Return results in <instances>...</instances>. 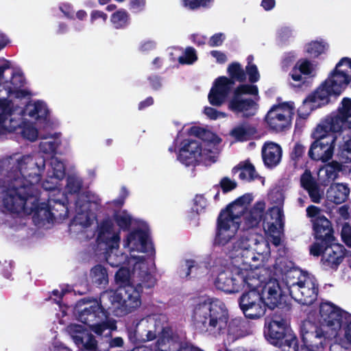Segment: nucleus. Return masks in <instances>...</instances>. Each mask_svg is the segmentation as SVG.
<instances>
[{
	"mask_svg": "<svg viewBox=\"0 0 351 351\" xmlns=\"http://www.w3.org/2000/svg\"><path fill=\"white\" fill-rule=\"evenodd\" d=\"M45 159L38 154H14L1 161L8 175L0 180V210L6 213L3 223L18 229L25 223V217L34 213L39 223L67 216V208L59 200L50 199L48 203L38 204L35 184L40 181Z\"/></svg>",
	"mask_w": 351,
	"mask_h": 351,
	"instance_id": "1",
	"label": "nucleus"
},
{
	"mask_svg": "<svg viewBox=\"0 0 351 351\" xmlns=\"http://www.w3.org/2000/svg\"><path fill=\"white\" fill-rule=\"evenodd\" d=\"M229 254L234 265L233 269L219 271L215 285L228 293L244 291L239 299L241 311L248 318L258 319L266 309L259 289L265 281L263 267L271 257L269 243L261 237L241 240Z\"/></svg>",
	"mask_w": 351,
	"mask_h": 351,
	"instance_id": "2",
	"label": "nucleus"
},
{
	"mask_svg": "<svg viewBox=\"0 0 351 351\" xmlns=\"http://www.w3.org/2000/svg\"><path fill=\"white\" fill-rule=\"evenodd\" d=\"M141 283L120 287L117 291H109L101 294L99 302L97 300L80 301L75 306V313L77 319L86 324L97 335H101L106 329L116 328L114 322H105L107 317L105 308H121L130 313L141 305Z\"/></svg>",
	"mask_w": 351,
	"mask_h": 351,
	"instance_id": "3",
	"label": "nucleus"
},
{
	"mask_svg": "<svg viewBox=\"0 0 351 351\" xmlns=\"http://www.w3.org/2000/svg\"><path fill=\"white\" fill-rule=\"evenodd\" d=\"M179 143L178 160L184 165L206 166L217 162L220 152L221 138L209 130L197 126L184 128L176 138Z\"/></svg>",
	"mask_w": 351,
	"mask_h": 351,
	"instance_id": "4",
	"label": "nucleus"
},
{
	"mask_svg": "<svg viewBox=\"0 0 351 351\" xmlns=\"http://www.w3.org/2000/svg\"><path fill=\"white\" fill-rule=\"evenodd\" d=\"M318 326L304 322V339L307 345L322 348L328 340L339 336L341 328L346 341L351 344V314L330 302L322 303L317 317Z\"/></svg>",
	"mask_w": 351,
	"mask_h": 351,
	"instance_id": "5",
	"label": "nucleus"
},
{
	"mask_svg": "<svg viewBox=\"0 0 351 351\" xmlns=\"http://www.w3.org/2000/svg\"><path fill=\"white\" fill-rule=\"evenodd\" d=\"M351 128V99L345 97L338 108L337 113L326 119L313 132L315 141L308 151L309 156L315 160L326 162L334 153L336 136L334 133Z\"/></svg>",
	"mask_w": 351,
	"mask_h": 351,
	"instance_id": "6",
	"label": "nucleus"
},
{
	"mask_svg": "<svg viewBox=\"0 0 351 351\" xmlns=\"http://www.w3.org/2000/svg\"><path fill=\"white\" fill-rule=\"evenodd\" d=\"M163 318L162 315H153L141 319L134 327L128 329L129 340L138 344L157 339L153 345L155 351L179 350L183 346L171 328H163Z\"/></svg>",
	"mask_w": 351,
	"mask_h": 351,
	"instance_id": "7",
	"label": "nucleus"
},
{
	"mask_svg": "<svg viewBox=\"0 0 351 351\" xmlns=\"http://www.w3.org/2000/svg\"><path fill=\"white\" fill-rule=\"evenodd\" d=\"M195 327L212 335L223 333L227 328L228 313L225 304L216 298H202L193 311Z\"/></svg>",
	"mask_w": 351,
	"mask_h": 351,
	"instance_id": "8",
	"label": "nucleus"
},
{
	"mask_svg": "<svg viewBox=\"0 0 351 351\" xmlns=\"http://www.w3.org/2000/svg\"><path fill=\"white\" fill-rule=\"evenodd\" d=\"M282 281L291 298L298 303L310 305L316 300L317 281L308 273L293 267L285 272Z\"/></svg>",
	"mask_w": 351,
	"mask_h": 351,
	"instance_id": "9",
	"label": "nucleus"
},
{
	"mask_svg": "<svg viewBox=\"0 0 351 351\" xmlns=\"http://www.w3.org/2000/svg\"><path fill=\"white\" fill-rule=\"evenodd\" d=\"M123 247L130 252L129 263L136 261L140 269H143L144 274L147 275V265L143 256H136L135 252H148L153 250L152 243L148 238L147 232L143 230H136L131 232L123 240Z\"/></svg>",
	"mask_w": 351,
	"mask_h": 351,
	"instance_id": "10",
	"label": "nucleus"
},
{
	"mask_svg": "<svg viewBox=\"0 0 351 351\" xmlns=\"http://www.w3.org/2000/svg\"><path fill=\"white\" fill-rule=\"evenodd\" d=\"M240 222L228 219L226 217L219 215L217 223V233L215 237V243L222 246H226V252L230 256L229 252L236 243L243 239H251L252 238L261 237L263 241H266L261 234H245L233 242H231L236 235Z\"/></svg>",
	"mask_w": 351,
	"mask_h": 351,
	"instance_id": "11",
	"label": "nucleus"
},
{
	"mask_svg": "<svg viewBox=\"0 0 351 351\" xmlns=\"http://www.w3.org/2000/svg\"><path fill=\"white\" fill-rule=\"evenodd\" d=\"M22 108L10 99H0V138L16 132L23 123Z\"/></svg>",
	"mask_w": 351,
	"mask_h": 351,
	"instance_id": "12",
	"label": "nucleus"
},
{
	"mask_svg": "<svg viewBox=\"0 0 351 351\" xmlns=\"http://www.w3.org/2000/svg\"><path fill=\"white\" fill-rule=\"evenodd\" d=\"M25 79L19 71H10V63L5 61L0 65V91L5 89L9 95H13L16 99L29 96V93L23 86Z\"/></svg>",
	"mask_w": 351,
	"mask_h": 351,
	"instance_id": "13",
	"label": "nucleus"
},
{
	"mask_svg": "<svg viewBox=\"0 0 351 351\" xmlns=\"http://www.w3.org/2000/svg\"><path fill=\"white\" fill-rule=\"evenodd\" d=\"M258 88L256 85L243 84L238 86L234 91L229 101L228 108L236 113H243L245 116L254 114L256 103L246 95H258Z\"/></svg>",
	"mask_w": 351,
	"mask_h": 351,
	"instance_id": "14",
	"label": "nucleus"
},
{
	"mask_svg": "<svg viewBox=\"0 0 351 351\" xmlns=\"http://www.w3.org/2000/svg\"><path fill=\"white\" fill-rule=\"evenodd\" d=\"M294 109L295 106L292 101L273 106L266 116V121L269 128L276 132H282L289 128Z\"/></svg>",
	"mask_w": 351,
	"mask_h": 351,
	"instance_id": "15",
	"label": "nucleus"
},
{
	"mask_svg": "<svg viewBox=\"0 0 351 351\" xmlns=\"http://www.w3.org/2000/svg\"><path fill=\"white\" fill-rule=\"evenodd\" d=\"M306 215L313 223L315 237L321 244H328L335 240L330 221L317 206L311 205L306 208Z\"/></svg>",
	"mask_w": 351,
	"mask_h": 351,
	"instance_id": "16",
	"label": "nucleus"
},
{
	"mask_svg": "<svg viewBox=\"0 0 351 351\" xmlns=\"http://www.w3.org/2000/svg\"><path fill=\"white\" fill-rule=\"evenodd\" d=\"M97 202L93 195L89 193L80 194L75 203L76 215L74 219L75 225L87 228L96 219L95 210Z\"/></svg>",
	"mask_w": 351,
	"mask_h": 351,
	"instance_id": "17",
	"label": "nucleus"
},
{
	"mask_svg": "<svg viewBox=\"0 0 351 351\" xmlns=\"http://www.w3.org/2000/svg\"><path fill=\"white\" fill-rule=\"evenodd\" d=\"M310 252L315 256L322 254L323 265L330 268L336 267L341 263L343 257V247L334 242L328 244L315 242L311 246Z\"/></svg>",
	"mask_w": 351,
	"mask_h": 351,
	"instance_id": "18",
	"label": "nucleus"
},
{
	"mask_svg": "<svg viewBox=\"0 0 351 351\" xmlns=\"http://www.w3.org/2000/svg\"><path fill=\"white\" fill-rule=\"evenodd\" d=\"M128 265L133 267L132 273L125 267H122L115 274L116 282L121 287L136 285L138 283H143L145 287H151L154 284L155 281L148 271H147V276L144 274L143 270L139 269L136 261H133L132 264Z\"/></svg>",
	"mask_w": 351,
	"mask_h": 351,
	"instance_id": "19",
	"label": "nucleus"
},
{
	"mask_svg": "<svg viewBox=\"0 0 351 351\" xmlns=\"http://www.w3.org/2000/svg\"><path fill=\"white\" fill-rule=\"evenodd\" d=\"M332 95H335V93L324 82L304 100L302 105L298 109L299 116L306 118L313 110L328 104Z\"/></svg>",
	"mask_w": 351,
	"mask_h": 351,
	"instance_id": "20",
	"label": "nucleus"
},
{
	"mask_svg": "<svg viewBox=\"0 0 351 351\" xmlns=\"http://www.w3.org/2000/svg\"><path fill=\"white\" fill-rule=\"evenodd\" d=\"M121 232L112 220L101 221L97 229V243L100 247H119Z\"/></svg>",
	"mask_w": 351,
	"mask_h": 351,
	"instance_id": "21",
	"label": "nucleus"
},
{
	"mask_svg": "<svg viewBox=\"0 0 351 351\" xmlns=\"http://www.w3.org/2000/svg\"><path fill=\"white\" fill-rule=\"evenodd\" d=\"M22 114L23 117H28L37 126L41 127L49 121L50 110L45 101L34 100L22 108Z\"/></svg>",
	"mask_w": 351,
	"mask_h": 351,
	"instance_id": "22",
	"label": "nucleus"
},
{
	"mask_svg": "<svg viewBox=\"0 0 351 351\" xmlns=\"http://www.w3.org/2000/svg\"><path fill=\"white\" fill-rule=\"evenodd\" d=\"M265 308H274L280 304L285 293L281 289L279 283L275 280H270L260 291Z\"/></svg>",
	"mask_w": 351,
	"mask_h": 351,
	"instance_id": "23",
	"label": "nucleus"
},
{
	"mask_svg": "<svg viewBox=\"0 0 351 351\" xmlns=\"http://www.w3.org/2000/svg\"><path fill=\"white\" fill-rule=\"evenodd\" d=\"M290 334L287 323L283 319L271 320L265 330V337L274 346H281L283 339Z\"/></svg>",
	"mask_w": 351,
	"mask_h": 351,
	"instance_id": "24",
	"label": "nucleus"
},
{
	"mask_svg": "<svg viewBox=\"0 0 351 351\" xmlns=\"http://www.w3.org/2000/svg\"><path fill=\"white\" fill-rule=\"evenodd\" d=\"M233 84L232 80L226 77L217 78L208 94L210 104L219 106L223 104Z\"/></svg>",
	"mask_w": 351,
	"mask_h": 351,
	"instance_id": "25",
	"label": "nucleus"
},
{
	"mask_svg": "<svg viewBox=\"0 0 351 351\" xmlns=\"http://www.w3.org/2000/svg\"><path fill=\"white\" fill-rule=\"evenodd\" d=\"M65 176V167L64 163L58 158H52L50 162V167L47 171V177L43 182V187L45 190L56 189L59 182L64 178Z\"/></svg>",
	"mask_w": 351,
	"mask_h": 351,
	"instance_id": "26",
	"label": "nucleus"
},
{
	"mask_svg": "<svg viewBox=\"0 0 351 351\" xmlns=\"http://www.w3.org/2000/svg\"><path fill=\"white\" fill-rule=\"evenodd\" d=\"M253 199L254 197L252 194L246 193L230 204L226 210L220 213V215L225 216L228 219L240 222V217L244 216L247 206L252 202Z\"/></svg>",
	"mask_w": 351,
	"mask_h": 351,
	"instance_id": "27",
	"label": "nucleus"
},
{
	"mask_svg": "<svg viewBox=\"0 0 351 351\" xmlns=\"http://www.w3.org/2000/svg\"><path fill=\"white\" fill-rule=\"evenodd\" d=\"M67 330L79 347L82 346L88 350H93L96 347L95 339L85 326L74 324L69 325Z\"/></svg>",
	"mask_w": 351,
	"mask_h": 351,
	"instance_id": "28",
	"label": "nucleus"
},
{
	"mask_svg": "<svg viewBox=\"0 0 351 351\" xmlns=\"http://www.w3.org/2000/svg\"><path fill=\"white\" fill-rule=\"evenodd\" d=\"M266 203L263 200L256 202L243 216V228L252 229L257 228L262 221H264Z\"/></svg>",
	"mask_w": 351,
	"mask_h": 351,
	"instance_id": "29",
	"label": "nucleus"
},
{
	"mask_svg": "<svg viewBox=\"0 0 351 351\" xmlns=\"http://www.w3.org/2000/svg\"><path fill=\"white\" fill-rule=\"evenodd\" d=\"M262 156L266 166L276 167L281 160L282 148L276 143L267 142L262 147Z\"/></svg>",
	"mask_w": 351,
	"mask_h": 351,
	"instance_id": "30",
	"label": "nucleus"
},
{
	"mask_svg": "<svg viewBox=\"0 0 351 351\" xmlns=\"http://www.w3.org/2000/svg\"><path fill=\"white\" fill-rule=\"evenodd\" d=\"M325 82L335 93V95H339L351 82V76L343 75L335 69Z\"/></svg>",
	"mask_w": 351,
	"mask_h": 351,
	"instance_id": "31",
	"label": "nucleus"
},
{
	"mask_svg": "<svg viewBox=\"0 0 351 351\" xmlns=\"http://www.w3.org/2000/svg\"><path fill=\"white\" fill-rule=\"evenodd\" d=\"M350 189L343 183H334L326 191L327 199L336 204L345 202L350 195Z\"/></svg>",
	"mask_w": 351,
	"mask_h": 351,
	"instance_id": "32",
	"label": "nucleus"
},
{
	"mask_svg": "<svg viewBox=\"0 0 351 351\" xmlns=\"http://www.w3.org/2000/svg\"><path fill=\"white\" fill-rule=\"evenodd\" d=\"M106 250V260L112 267H119L121 264L130 265L129 263L130 256L121 253L119 247L112 249L111 247H104Z\"/></svg>",
	"mask_w": 351,
	"mask_h": 351,
	"instance_id": "33",
	"label": "nucleus"
},
{
	"mask_svg": "<svg viewBox=\"0 0 351 351\" xmlns=\"http://www.w3.org/2000/svg\"><path fill=\"white\" fill-rule=\"evenodd\" d=\"M239 173V178L244 181L250 182L258 177L254 167L249 161L240 162L232 169V173L236 174Z\"/></svg>",
	"mask_w": 351,
	"mask_h": 351,
	"instance_id": "34",
	"label": "nucleus"
},
{
	"mask_svg": "<svg viewBox=\"0 0 351 351\" xmlns=\"http://www.w3.org/2000/svg\"><path fill=\"white\" fill-rule=\"evenodd\" d=\"M33 121L28 120L27 118H23L22 125L19 127L21 136L29 141H35L38 137V130Z\"/></svg>",
	"mask_w": 351,
	"mask_h": 351,
	"instance_id": "35",
	"label": "nucleus"
},
{
	"mask_svg": "<svg viewBox=\"0 0 351 351\" xmlns=\"http://www.w3.org/2000/svg\"><path fill=\"white\" fill-rule=\"evenodd\" d=\"M115 226L121 231L125 230L131 226L133 219L132 216L126 210H119L116 212L112 218Z\"/></svg>",
	"mask_w": 351,
	"mask_h": 351,
	"instance_id": "36",
	"label": "nucleus"
},
{
	"mask_svg": "<svg viewBox=\"0 0 351 351\" xmlns=\"http://www.w3.org/2000/svg\"><path fill=\"white\" fill-rule=\"evenodd\" d=\"M328 49V44L324 40H313L307 43L305 46L306 52L313 58H317L325 53Z\"/></svg>",
	"mask_w": 351,
	"mask_h": 351,
	"instance_id": "37",
	"label": "nucleus"
},
{
	"mask_svg": "<svg viewBox=\"0 0 351 351\" xmlns=\"http://www.w3.org/2000/svg\"><path fill=\"white\" fill-rule=\"evenodd\" d=\"M61 144L58 136L47 138L40 143V149L45 154H51L56 152Z\"/></svg>",
	"mask_w": 351,
	"mask_h": 351,
	"instance_id": "38",
	"label": "nucleus"
},
{
	"mask_svg": "<svg viewBox=\"0 0 351 351\" xmlns=\"http://www.w3.org/2000/svg\"><path fill=\"white\" fill-rule=\"evenodd\" d=\"M90 277L93 282L97 285H106L108 282L106 269L100 265H96L91 269Z\"/></svg>",
	"mask_w": 351,
	"mask_h": 351,
	"instance_id": "39",
	"label": "nucleus"
},
{
	"mask_svg": "<svg viewBox=\"0 0 351 351\" xmlns=\"http://www.w3.org/2000/svg\"><path fill=\"white\" fill-rule=\"evenodd\" d=\"M267 214L269 215L271 217V219L272 220H274L273 222L268 221L269 223H274V226H276V227H278L279 228H282V226H283L282 219H283V217H284L282 207L279 206H272L271 208H270L268 210ZM267 222V221H266V219H265L263 224Z\"/></svg>",
	"mask_w": 351,
	"mask_h": 351,
	"instance_id": "40",
	"label": "nucleus"
},
{
	"mask_svg": "<svg viewBox=\"0 0 351 351\" xmlns=\"http://www.w3.org/2000/svg\"><path fill=\"white\" fill-rule=\"evenodd\" d=\"M110 21L114 27L121 28L128 24L129 15L125 10H118L112 15Z\"/></svg>",
	"mask_w": 351,
	"mask_h": 351,
	"instance_id": "41",
	"label": "nucleus"
},
{
	"mask_svg": "<svg viewBox=\"0 0 351 351\" xmlns=\"http://www.w3.org/2000/svg\"><path fill=\"white\" fill-rule=\"evenodd\" d=\"M230 134L237 141H246L251 134L250 128L247 125H241L234 128Z\"/></svg>",
	"mask_w": 351,
	"mask_h": 351,
	"instance_id": "42",
	"label": "nucleus"
},
{
	"mask_svg": "<svg viewBox=\"0 0 351 351\" xmlns=\"http://www.w3.org/2000/svg\"><path fill=\"white\" fill-rule=\"evenodd\" d=\"M295 66L298 69L300 73L305 75H313L316 71V64L307 60L298 61Z\"/></svg>",
	"mask_w": 351,
	"mask_h": 351,
	"instance_id": "43",
	"label": "nucleus"
},
{
	"mask_svg": "<svg viewBox=\"0 0 351 351\" xmlns=\"http://www.w3.org/2000/svg\"><path fill=\"white\" fill-rule=\"evenodd\" d=\"M265 233L272 237V243L274 245L278 246L280 244V237L279 235V228L274 226V223L269 222L265 223L263 226Z\"/></svg>",
	"mask_w": 351,
	"mask_h": 351,
	"instance_id": "44",
	"label": "nucleus"
},
{
	"mask_svg": "<svg viewBox=\"0 0 351 351\" xmlns=\"http://www.w3.org/2000/svg\"><path fill=\"white\" fill-rule=\"evenodd\" d=\"M228 71L232 80L239 82H243L245 80V73L239 64H231L229 65Z\"/></svg>",
	"mask_w": 351,
	"mask_h": 351,
	"instance_id": "45",
	"label": "nucleus"
},
{
	"mask_svg": "<svg viewBox=\"0 0 351 351\" xmlns=\"http://www.w3.org/2000/svg\"><path fill=\"white\" fill-rule=\"evenodd\" d=\"M253 57L249 56L247 58L248 64L246 66V73L248 75L249 81L252 83L256 82L260 79V74L258 71L257 66L252 63Z\"/></svg>",
	"mask_w": 351,
	"mask_h": 351,
	"instance_id": "46",
	"label": "nucleus"
},
{
	"mask_svg": "<svg viewBox=\"0 0 351 351\" xmlns=\"http://www.w3.org/2000/svg\"><path fill=\"white\" fill-rule=\"evenodd\" d=\"M183 7L188 10H195L201 7L209 5L213 0H180Z\"/></svg>",
	"mask_w": 351,
	"mask_h": 351,
	"instance_id": "47",
	"label": "nucleus"
},
{
	"mask_svg": "<svg viewBox=\"0 0 351 351\" xmlns=\"http://www.w3.org/2000/svg\"><path fill=\"white\" fill-rule=\"evenodd\" d=\"M341 155L346 162H351V134L343 137L340 145Z\"/></svg>",
	"mask_w": 351,
	"mask_h": 351,
	"instance_id": "48",
	"label": "nucleus"
},
{
	"mask_svg": "<svg viewBox=\"0 0 351 351\" xmlns=\"http://www.w3.org/2000/svg\"><path fill=\"white\" fill-rule=\"evenodd\" d=\"M199 268L197 263L194 260H186L182 265L180 275L182 278L188 277L191 273L196 271Z\"/></svg>",
	"mask_w": 351,
	"mask_h": 351,
	"instance_id": "49",
	"label": "nucleus"
},
{
	"mask_svg": "<svg viewBox=\"0 0 351 351\" xmlns=\"http://www.w3.org/2000/svg\"><path fill=\"white\" fill-rule=\"evenodd\" d=\"M197 59L196 51L193 48L188 47L185 49L183 56L179 57L178 61L180 64H191Z\"/></svg>",
	"mask_w": 351,
	"mask_h": 351,
	"instance_id": "50",
	"label": "nucleus"
},
{
	"mask_svg": "<svg viewBox=\"0 0 351 351\" xmlns=\"http://www.w3.org/2000/svg\"><path fill=\"white\" fill-rule=\"evenodd\" d=\"M335 69L343 75L351 76V58L346 57L341 58Z\"/></svg>",
	"mask_w": 351,
	"mask_h": 351,
	"instance_id": "51",
	"label": "nucleus"
},
{
	"mask_svg": "<svg viewBox=\"0 0 351 351\" xmlns=\"http://www.w3.org/2000/svg\"><path fill=\"white\" fill-rule=\"evenodd\" d=\"M82 180L76 176H69L67 179L66 191L70 193H75L80 191L82 187Z\"/></svg>",
	"mask_w": 351,
	"mask_h": 351,
	"instance_id": "52",
	"label": "nucleus"
},
{
	"mask_svg": "<svg viewBox=\"0 0 351 351\" xmlns=\"http://www.w3.org/2000/svg\"><path fill=\"white\" fill-rule=\"evenodd\" d=\"M281 346H278L282 348V351H300L298 350L297 347V340L295 337L291 334L283 339Z\"/></svg>",
	"mask_w": 351,
	"mask_h": 351,
	"instance_id": "53",
	"label": "nucleus"
},
{
	"mask_svg": "<svg viewBox=\"0 0 351 351\" xmlns=\"http://www.w3.org/2000/svg\"><path fill=\"white\" fill-rule=\"evenodd\" d=\"M300 183L301 186L306 191L316 185V182L313 180L311 172L308 171H305L302 175Z\"/></svg>",
	"mask_w": 351,
	"mask_h": 351,
	"instance_id": "54",
	"label": "nucleus"
},
{
	"mask_svg": "<svg viewBox=\"0 0 351 351\" xmlns=\"http://www.w3.org/2000/svg\"><path fill=\"white\" fill-rule=\"evenodd\" d=\"M237 182L234 180H232L228 177H223L219 182V186L223 193L229 192L237 187Z\"/></svg>",
	"mask_w": 351,
	"mask_h": 351,
	"instance_id": "55",
	"label": "nucleus"
},
{
	"mask_svg": "<svg viewBox=\"0 0 351 351\" xmlns=\"http://www.w3.org/2000/svg\"><path fill=\"white\" fill-rule=\"evenodd\" d=\"M302 73L300 72L298 68L295 66L290 73V76L293 80V84L295 86H299L305 82V78L302 76Z\"/></svg>",
	"mask_w": 351,
	"mask_h": 351,
	"instance_id": "56",
	"label": "nucleus"
},
{
	"mask_svg": "<svg viewBox=\"0 0 351 351\" xmlns=\"http://www.w3.org/2000/svg\"><path fill=\"white\" fill-rule=\"evenodd\" d=\"M269 199L272 203L277 204L276 206L282 207L285 195L281 191L274 190L269 194Z\"/></svg>",
	"mask_w": 351,
	"mask_h": 351,
	"instance_id": "57",
	"label": "nucleus"
},
{
	"mask_svg": "<svg viewBox=\"0 0 351 351\" xmlns=\"http://www.w3.org/2000/svg\"><path fill=\"white\" fill-rule=\"evenodd\" d=\"M204 114L210 119L216 120L218 119H224L227 117L225 112H219L211 107L204 108Z\"/></svg>",
	"mask_w": 351,
	"mask_h": 351,
	"instance_id": "58",
	"label": "nucleus"
},
{
	"mask_svg": "<svg viewBox=\"0 0 351 351\" xmlns=\"http://www.w3.org/2000/svg\"><path fill=\"white\" fill-rule=\"evenodd\" d=\"M341 236L342 241L348 247H351V226L345 223L341 229Z\"/></svg>",
	"mask_w": 351,
	"mask_h": 351,
	"instance_id": "59",
	"label": "nucleus"
},
{
	"mask_svg": "<svg viewBox=\"0 0 351 351\" xmlns=\"http://www.w3.org/2000/svg\"><path fill=\"white\" fill-rule=\"evenodd\" d=\"M307 191L312 202H313L314 203L320 202L322 198L323 193L320 191L317 184L311 187V189H308Z\"/></svg>",
	"mask_w": 351,
	"mask_h": 351,
	"instance_id": "60",
	"label": "nucleus"
},
{
	"mask_svg": "<svg viewBox=\"0 0 351 351\" xmlns=\"http://www.w3.org/2000/svg\"><path fill=\"white\" fill-rule=\"evenodd\" d=\"M304 322H303L301 328V336L303 342V346L300 348V351H322L326 346L322 347V348H314L313 346L307 345V343L305 342L304 339Z\"/></svg>",
	"mask_w": 351,
	"mask_h": 351,
	"instance_id": "61",
	"label": "nucleus"
},
{
	"mask_svg": "<svg viewBox=\"0 0 351 351\" xmlns=\"http://www.w3.org/2000/svg\"><path fill=\"white\" fill-rule=\"evenodd\" d=\"M225 39V35L222 33H217L213 35L209 40V45L212 47L219 46Z\"/></svg>",
	"mask_w": 351,
	"mask_h": 351,
	"instance_id": "62",
	"label": "nucleus"
},
{
	"mask_svg": "<svg viewBox=\"0 0 351 351\" xmlns=\"http://www.w3.org/2000/svg\"><path fill=\"white\" fill-rule=\"evenodd\" d=\"M305 147L300 143H297L294 145L292 151V157L294 159L299 158L304 153Z\"/></svg>",
	"mask_w": 351,
	"mask_h": 351,
	"instance_id": "63",
	"label": "nucleus"
},
{
	"mask_svg": "<svg viewBox=\"0 0 351 351\" xmlns=\"http://www.w3.org/2000/svg\"><path fill=\"white\" fill-rule=\"evenodd\" d=\"M210 55L217 63H224L227 60L226 56L221 51L213 50L210 51Z\"/></svg>",
	"mask_w": 351,
	"mask_h": 351,
	"instance_id": "64",
	"label": "nucleus"
}]
</instances>
